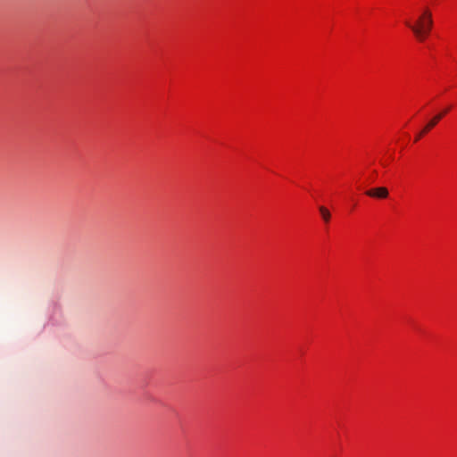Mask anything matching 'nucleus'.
Here are the masks:
<instances>
[{"label": "nucleus", "instance_id": "nucleus-4", "mask_svg": "<svg viewBox=\"0 0 457 457\" xmlns=\"http://www.w3.org/2000/svg\"><path fill=\"white\" fill-rule=\"evenodd\" d=\"M319 210L324 221L328 222L331 217L329 211L324 206H320Z\"/></svg>", "mask_w": 457, "mask_h": 457}, {"label": "nucleus", "instance_id": "nucleus-2", "mask_svg": "<svg viewBox=\"0 0 457 457\" xmlns=\"http://www.w3.org/2000/svg\"><path fill=\"white\" fill-rule=\"evenodd\" d=\"M449 111V109H445L444 112L436 114L435 117H433L428 122V124L425 126V128L416 136L415 137V141H418L421 138V137L427 133L428 131H429L432 128H434L437 123L438 121L447 113V112Z\"/></svg>", "mask_w": 457, "mask_h": 457}, {"label": "nucleus", "instance_id": "nucleus-5", "mask_svg": "<svg viewBox=\"0 0 457 457\" xmlns=\"http://www.w3.org/2000/svg\"><path fill=\"white\" fill-rule=\"evenodd\" d=\"M426 21V17H424V13L420 17L418 21V24L416 26H420V23H424Z\"/></svg>", "mask_w": 457, "mask_h": 457}, {"label": "nucleus", "instance_id": "nucleus-1", "mask_svg": "<svg viewBox=\"0 0 457 457\" xmlns=\"http://www.w3.org/2000/svg\"><path fill=\"white\" fill-rule=\"evenodd\" d=\"M424 17H426V21L424 23H420V26H415L409 21H406L405 24L408 26L415 34L418 39L423 40L426 36L430 32L433 25L432 13L429 10L426 9L424 11Z\"/></svg>", "mask_w": 457, "mask_h": 457}, {"label": "nucleus", "instance_id": "nucleus-3", "mask_svg": "<svg viewBox=\"0 0 457 457\" xmlns=\"http://www.w3.org/2000/svg\"><path fill=\"white\" fill-rule=\"evenodd\" d=\"M365 194L373 198L386 199L387 198L389 192L385 187H373L365 192Z\"/></svg>", "mask_w": 457, "mask_h": 457}]
</instances>
